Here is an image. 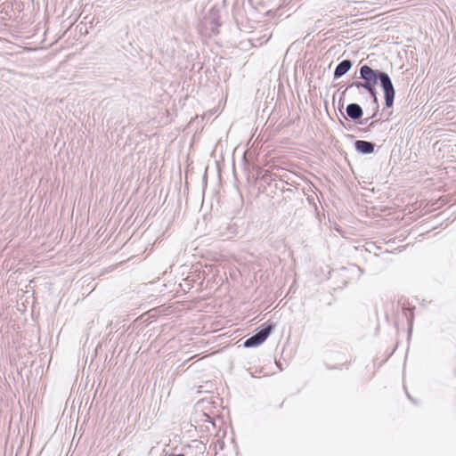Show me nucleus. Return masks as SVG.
<instances>
[{"instance_id":"obj_4","label":"nucleus","mask_w":456,"mask_h":456,"mask_svg":"<svg viewBox=\"0 0 456 456\" xmlns=\"http://www.w3.org/2000/svg\"><path fill=\"white\" fill-rule=\"evenodd\" d=\"M354 144L357 151L363 154H370L374 151V144L367 141L358 140Z\"/></svg>"},{"instance_id":"obj_8","label":"nucleus","mask_w":456,"mask_h":456,"mask_svg":"<svg viewBox=\"0 0 456 456\" xmlns=\"http://www.w3.org/2000/svg\"><path fill=\"white\" fill-rule=\"evenodd\" d=\"M208 20L207 18H205L203 22H202L201 29H202V32L204 34L210 36L211 33H216V28H217V23L216 22H211L210 28H209L210 32H208Z\"/></svg>"},{"instance_id":"obj_2","label":"nucleus","mask_w":456,"mask_h":456,"mask_svg":"<svg viewBox=\"0 0 456 456\" xmlns=\"http://www.w3.org/2000/svg\"><path fill=\"white\" fill-rule=\"evenodd\" d=\"M272 326L267 325L266 327L263 328L261 330H259L257 333L248 338L244 342V346L246 347H252L256 346L262 344L271 334L272 332Z\"/></svg>"},{"instance_id":"obj_6","label":"nucleus","mask_w":456,"mask_h":456,"mask_svg":"<svg viewBox=\"0 0 456 456\" xmlns=\"http://www.w3.org/2000/svg\"><path fill=\"white\" fill-rule=\"evenodd\" d=\"M346 113L352 119H358L362 115V110L360 105L351 103L346 107Z\"/></svg>"},{"instance_id":"obj_5","label":"nucleus","mask_w":456,"mask_h":456,"mask_svg":"<svg viewBox=\"0 0 456 456\" xmlns=\"http://www.w3.org/2000/svg\"><path fill=\"white\" fill-rule=\"evenodd\" d=\"M352 67V62L349 60L342 61L336 68L334 72L335 77H340L345 75Z\"/></svg>"},{"instance_id":"obj_1","label":"nucleus","mask_w":456,"mask_h":456,"mask_svg":"<svg viewBox=\"0 0 456 456\" xmlns=\"http://www.w3.org/2000/svg\"><path fill=\"white\" fill-rule=\"evenodd\" d=\"M379 78L385 93L387 107H392L395 98V89L389 76L387 73L379 72Z\"/></svg>"},{"instance_id":"obj_3","label":"nucleus","mask_w":456,"mask_h":456,"mask_svg":"<svg viewBox=\"0 0 456 456\" xmlns=\"http://www.w3.org/2000/svg\"><path fill=\"white\" fill-rule=\"evenodd\" d=\"M360 75L361 78L370 82L373 86L377 83V80L379 78V73L367 65H363L360 69Z\"/></svg>"},{"instance_id":"obj_7","label":"nucleus","mask_w":456,"mask_h":456,"mask_svg":"<svg viewBox=\"0 0 456 456\" xmlns=\"http://www.w3.org/2000/svg\"><path fill=\"white\" fill-rule=\"evenodd\" d=\"M353 86H355L358 89L361 87L365 88L374 97V100L375 101L377 100V98L375 96V92L373 89V85L370 84V82L365 81V80H364V82H354L351 85V87H353Z\"/></svg>"}]
</instances>
